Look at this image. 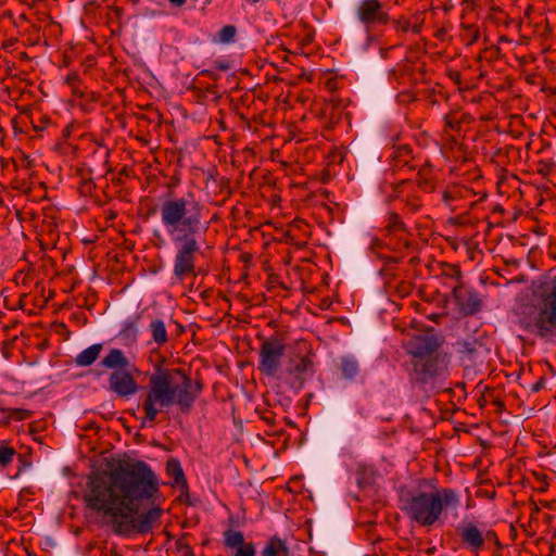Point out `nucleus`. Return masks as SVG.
<instances>
[{
    "mask_svg": "<svg viewBox=\"0 0 556 556\" xmlns=\"http://www.w3.org/2000/svg\"><path fill=\"white\" fill-rule=\"evenodd\" d=\"M393 25L396 30H401L404 33H406L410 29V23H409V21H407L405 18L394 20Z\"/></svg>",
    "mask_w": 556,
    "mask_h": 556,
    "instance_id": "473e14b6",
    "label": "nucleus"
},
{
    "mask_svg": "<svg viewBox=\"0 0 556 556\" xmlns=\"http://www.w3.org/2000/svg\"><path fill=\"white\" fill-rule=\"evenodd\" d=\"M414 34H419L421 31V25L420 24H416L414 26L410 25V29Z\"/></svg>",
    "mask_w": 556,
    "mask_h": 556,
    "instance_id": "ea45409f",
    "label": "nucleus"
},
{
    "mask_svg": "<svg viewBox=\"0 0 556 556\" xmlns=\"http://www.w3.org/2000/svg\"><path fill=\"white\" fill-rule=\"evenodd\" d=\"M408 233L389 235L388 245L394 252H401L404 249H410L413 243L408 239Z\"/></svg>",
    "mask_w": 556,
    "mask_h": 556,
    "instance_id": "5701e85b",
    "label": "nucleus"
},
{
    "mask_svg": "<svg viewBox=\"0 0 556 556\" xmlns=\"http://www.w3.org/2000/svg\"><path fill=\"white\" fill-rule=\"evenodd\" d=\"M471 193L472 190L465 186L452 185L442 192V201L451 208V211H456L458 206L455 203L469 198Z\"/></svg>",
    "mask_w": 556,
    "mask_h": 556,
    "instance_id": "ddd939ff",
    "label": "nucleus"
},
{
    "mask_svg": "<svg viewBox=\"0 0 556 556\" xmlns=\"http://www.w3.org/2000/svg\"><path fill=\"white\" fill-rule=\"evenodd\" d=\"M16 451L14 447L9 446L4 441H0V466L7 467L12 463L13 457L15 456Z\"/></svg>",
    "mask_w": 556,
    "mask_h": 556,
    "instance_id": "c85d7f7f",
    "label": "nucleus"
},
{
    "mask_svg": "<svg viewBox=\"0 0 556 556\" xmlns=\"http://www.w3.org/2000/svg\"><path fill=\"white\" fill-rule=\"evenodd\" d=\"M442 275L448 278L452 281V285H463L462 283V271L456 265H446L442 271Z\"/></svg>",
    "mask_w": 556,
    "mask_h": 556,
    "instance_id": "c756f323",
    "label": "nucleus"
},
{
    "mask_svg": "<svg viewBox=\"0 0 556 556\" xmlns=\"http://www.w3.org/2000/svg\"><path fill=\"white\" fill-rule=\"evenodd\" d=\"M462 29H463L462 39L466 42L467 46H471L478 41V39L480 37V31L476 25L462 24Z\"/></svg>",
    "mask_w": 556,
    "mask_h": 556,
    "instance_id": "bb28decb",
    "label": "nucleus"
},
{
    "mask_svg": "<svg viewBox=\"0 0 556 556\" xmlns=\"http://www.w3.org/2000/svg\"><path fill=\"white\" fill-rule=\"evenodd\" d=\"M262 556H289V548L282 540L273 536L263 548Z\"/></svg>",
    "mask_w": 556,
    "mask_h": 556,
    "instance_id": "412c9836",
    "label": "nucleus"
},
{
    "mask_svg": "<svg viewBox=\"0 0 556 556\" xmlns=\"http://www.w3.org/2000/svg\"><path fill=\"white\" fill-rule=\"evenodd\" d=\"M186 545L189 544L185 542L182 539L177 541V548L184 553V556L186 555Z\"/></svg>",
    "mask_w": 556,
    "mask_h": 556,
    "instance_id": "4c0bfd02",
    "label": "nucleus"
},
{
    "mask_svg": "<svg viewBox=\"0 0 556 556\" xmlns=\"http://www.w3.org/2000/svg\"><path fill=\"white\" fill-rule=\"evenodd\" d=\"M166 473L168 477L173 478V484L177 486H187V480L182 467L177 458L172 457L166 462Z\"/></svg>",
    "mask_w": 556,
    "mask_h": 556,
    "instance_id": "a211bd4d",
    "label": "nucleus"
},
{
    "mask_svg": "<svg viewBox=\"0 0 556 556\" xmlns=\"http://www.w3.org/2000/svg\"><path fill=\"white\" fill-rule=\"evenodd\" d=\"M237 36V27L233 25H226L217 33V41L220 43H231Z\"/></svg>",
    "mask_w": 556,
    "mask_h": 556,
    "instance_id": "cd10ccee",
    "label": "nucleus"
},
{
    "mask_svg": "<svg viewBox=\"0 0 556 556\" xmlns=\"http://www.w3.org/2000/svg\"><path fill=\"white\" fill-rule=\"evenodd\" d=\"M29 416V413L25 409H11L8 419L3 422L4 425H9V419L13 418L15 420H23Z\"/></svg>",
    "mask_w": 556,
    "mask_h": 556,
    "instance_id": "2f4dec72",
    "label": "nucleus"
},
{
    "mask_svg": "<svg viewBox=\"0 0 556 556\" xmlns=\"http://www.w3.org/2000/svg\"><path fill=\"white\" fill-rule=\"evenodd\" d=\"M452 293L455 303L465 315H475L480 311L481 300L478 293L472 289H468L463 285H453Z\"/></svg>",
    "mask_w": 556,
    "mask_h": 556,
    "instance_id": "9b49d317",
    "label": "nucleus"
},
{
    "mask_svg": "<svg viewBox=\"0 0 556 556\" xmlns=\"http://www.w3.org/2000/svg\"><path fill=\"white\" fill-rule=\"evenodd\" d=\"M355 14L367 28L372 25H386L390 22V16L379 0H361L355 9Z\"/></svg>",
    "mask_w": 556,
    "mask_h": 556,
    "instance_id": "1a4fd4ad",
    "label": "nucleus"
},
{
    "mask_svg": "<svg viewBox=\"0 0 556 556\" xmlns=\"http://www.w3.org/2000/svg\"><path fill=\"white\" fill-rule=\"evenodd\" d=\"M103 346L101 343H96L81 351L75 357V364L79 367H87L92 365L99 357Z\"/></svg>",
    "mask_w": 556,
    "mask_h": 556,
    "instance_id": "f3484780",
    "label": "nucleus"
},
{
    "mask_svg": "<svg viewBox=\"0 0 556 556\" xmlns=\"http://www.w3.org/2000/svg\"><path fill=\"white\" fill-rule=\"evenodd\" d=\"M185 556H194L193 551L190 545H186V555Z\"/></svg>",
    "mask_w": 556,
    "mask_h": 556,
    "instance_id": "a19ab883",
    "label": "nucleus"
},
{
    "mask_svg": "<svg viewBox=\"0 0 556 556\" xmlns=\"http://www.w3.org/2000/svg\"><path fill=\"white\" fill-rule=\"evenodd\" d=\"M78 80H79V76L77 73H70L65 77V83L68 84L70 86H75Z\"/></svg>",
    "mask_w": 556,
    "mask_h": 556,
    "instance_id": "f704fd0d",
    "label": "nucleus"
},
{
    "mask_svg": "<svg viewBox=\"0 0 556 556\" xmlns=\"http://www.w3.org/2000/svg\"><path fill=\"white\" fill-rule=\"evenodd\" d=\"M457 352L462 355L463 358H467L468 361H473L482 348V343L477 339H464L458 340L456 342Z\"/></svg>",
    "mask_w": 556,
    "mask_h": 556,
    "instance_id": "dca6fc26",
    "label": "nucleus"
},
{
    "mask_svg": "<svg viewBox=\"0 0 556 556\" xmlns=\"http://www.w3.org/2000/svg\"><path fill=\"white\" fill-rule=\"evenodd\" d=\"M148 330L152 337V342L157 346H163L168 342V333L163 319L153 318L150 321Z\"/></svg>",
    "mask_w": 556,
    "mask_h": 556,
    "instance_id": "2eb2a0df",
    "label": "nucleus"
},
{
    "mask_svg": "<svg viewBox=\"0 0 556 556\" xmlns=\"http://www.w3.org/2000/svg\"><path fill=\"white\" fill-rule=\"evenodd\" d=\"M400 260L401 258H399V257L389 256V257L384 258V264L387 266L395 265V264L400 263Z\"/></svg>",
    "mask_w": 556,
    "mask_h": 556,
    "instance_id": "e433bc0d",
    "label": "nucleus"
},
{
    "mask_svg": "<svg viewBox=\"0 0 556 556\" xmlns=\"http://www.w3.org/2000/svg\"><path fill=\"white\" fill-rule=\"evenodd\" d=\"M100 364L113 370L108 380V389L111 392L119 397H128L138 391V383L128 371L129 359L122 350L112 349Z\"/></svg>",
    "mask_w": 556,
    "mask_h": 556,
    "instance_id": "0eeeda50",
    "label": "nucleus"
},
{
    "mask_svg": "<svg viewBox=\"0 0 556 556\" xmlns=\"http://www.w3.org/2000/svg\"><path fill=\"white\" fill-rule=\"evenodd\" d=\"M154 237L160 238V235L155 231V232H154Z\"/></svg>",
    "mask_w": 556,
    "mask_h": 556,
    "instance_id": "49530a36",
    "label": "nucleus"
},
{
    "mask_svg": "<svg viewBox=\"0 0 556 556\" xmlns=\"http://www.w3.org/2000/svg\"><path fill=\"white\" fill-rule=\"evenodd\" d=\"M147 393L142 402L144 420L154 422L163 408L176 404L182 413H189L202 391L200 381L192 379L182 368L157 367L149 377Z\"/></svg>",
    "mask_w": 556,
    "mask_h": 556,
    "instance_id": "7ed1b4c3",
    "label": "nucleus"
},
{
    "mask_svg": "<svg viewBox=\"0 0 556 556\" xmlns=\"http://www.w3.org/2000/svg\"><path fill=\"white\" fill-rule=\"evenodd\" d=\"M412 149L407 144H401L393 149L391 159H392V166L396 169H403L408 168L409 170H413L416 168L414 164H412L414 156L412 154Z\"/></svg>",
    "mask_w": 556,
    "mask_h": 556,
    "instance_id": "4468645a",
    "label": "nucleus"
},
{
    "mask_svg": "<svg viewBox=\"0 0 556 556\" xmlns=\"http://www.w3.org/2000/svg\"><path fill=\"white\" fill-rule=\"evenodd\" d=\"M401 509L406 516L421 527L433 526L446 508L460 505L457 492L443 488L433 492L416 491L401 495Z\"/></svg>",
    "mask_w": 556,
    "mask_h": 556,
    "instance_id": "423d86ee",
    "label": "nucleus"
},
{
    "mask_svg": "<svg viewBox=\"0 0 556 556\" xmlns=\"http://www.w3.org/2000/svg\"><path fill=\"white\" fill-rule=\"evenodd\" d=\"M139 320H140V315H136L134 317L126 319L123 323V327L118 333V337L122 340H125L130 343L136 342L137 336H138Z\"/></svg>",
    "mask_w": 556,
    "mask_h": 556,
    "instance_id": "aec40b11",
    "label": "nucleus"
},
{
    "mask_svg": "<svg viewBox=\"0 0 556 556\" xmlns=\"http://www.w3.org/2000/svg\"><path fill=\"white\" fill-rule=\"evenodd\" d=\"M522 331L546 342L556 340V277L533 283L532 300L517 312Z\"/></svg>",
    "mask_w": 556,
    "mask_h": 556,
    "instance_id": "20e7f679",
    "label": "nucleus"
},
{
    "mask_svg": "<svg viewBox=\"0 0 556 556\" xmlns=\"http://www.w3.org/2000/svg\"><path fill=\"white\" fill-rule=\"evenodd\" d=\"M541 388V383H536L534 387H533V390L534 391H539Z\"/></svg>",
    "mask_w": 556,
    "mask_h": 556,
    "instance_id": "c03bdc74",
    "label": "nucleus"
},
{
    "mask_svg": "<svg viewBox=\"0 0 556 556\" xmlns=\"http://www.w3.org/2000/svg\"><path fill=\"white\" fill-rule=\"evenodd\" d=\"M216 70L227 72L228 70H230V63L226 60H215L212 62L211 68L203 70L200 74L212 80H217L218 75L215 73Z\"/></svg>",
    "mask_w": 556,
    "mask_h": 556,
    "instance_id": "a878e982",
    "label": "nucleus"
},
{
    "mask_svg": "<svg viewBox=\"0 0 556 556\" xmlns=\"http://www.w3.org/2000/svg\"><path fill=\"white\" fill-rule=\"evenodd\" d=\"M314 364L308 356L291 358L286 372L291 377V386L301 389L304 382L314 375Z\"/></svg>",
    "mask_w": 556,
    "mask_h": 556,
    "instance_id": "9d476101",
    "label": "nucleus"
},
{
    "mask_svg": "<svg viewBox=\"0 0 556 556\" xmlns=\"http://www.w3.org/2000/svg\"><path fill=\"white\" fill-rule=\"evenodd\" d=\"M224 543L226 547L235 549L245 543L244 535L241 531L226 530L224 532Z\"/></svg>",
    "mask_w": 556,
    "mask_h": 556,
    "instance_id": "393cba45",
    "label": "nucleus"
},
{
    "mask_svg": "<svg viewBox=\"0 0 556 556\" xmlns=\"http://www.w3.org/2000/svg\"><path fill=\"white\" fill-rule=\"evenodd\" d=\"M445 124L452 129H455L458 127V122L454 121V118L451 115L445 116Z\"/></svg>",
    "mask_w": 556,
    "mask_h": 556,
    "instance_id": "c9c22d12",
    "label": "nucleus"
},
{
    "mask_svg": "<svg viewBox=\"0 0 556 556\" xmlns=\"http://www.w3.org/2000/svg\"><path fill=\"white\" fill-rule=\"evenodd\" d=\"M483 535L485 538V542L486 541H493L495 544L500 545L498 538H497L496 533L493 530L486 531L485 533H483Z\"/></svg>",
    "mask_w": 556,
    "mask_h": 556,
    "instance_id": "72a5a7b5",
    "label": "nucleus"
},
{
    "mask_svg": "<svg viewBox=\"0 0 556 556\" xmlns=\"http://www.w3.org/2000/svg\"><path fill=\"white\" fill-rule=\"evenodd\" d=\"M386 230L389 235L408 233L405 224L401 220V217L396 213L389 214Z\"/></svg>",
    "mask_w": 556,
    "mask_h": 556,
    "instance_id": "b1692460",
    "label": "nucleus"
},
{
    "mask_svg": "<svg viewBox=\"0 0 556 556\" xmlns=\"http://www.w3.org/2000/svg\"><path fill=\"white\" fill-rule=\"evenodd\" d=\"M235 549L233 556H255V548L252 543H243Z\"/></svg>",
    "mask_w": 556,
    "mask_h": 556,
    "instance_id": "7c9ffc66",
    "label": "nucleus"
},
{
    "mask_svg": "<svg viewBox=\"0 0 556 556\" xmlns=\"http://www.w3.org/2000/svg\"><path fill=\"white\" fill-rule=\"evenodd\" d=\"M157 493V477L146 462L124 460L104 475L91 473L83 501L113 534L129 538L159 523L163 509L153 504Z\"/></svg>",
    "mask_w": 556,
    "mask_h": 556,
    "instance_id": "f257e3e1",
    "label": "nucleus"
},
{
    "mask_svg": "<svg viewBox=\"0 0 556 556\" xmlns=\"http://www.w3.org/2000/svg\"><path fill=\"white\" fill-rule=\"evenodd\" d=\"M203 210L204 205L193 193L161 198L160 219L176 247L173 274L179 281L195 275L197 257L210 227Z\"/></svg>",
    "mask_w": 556,
    "mask_h": 556,
    "instance_id": "f03ea898",
    "label": "nucleus"
},
{
    "mask_svg": "<svg viewBox=\"0 0 556 556\" xmlns=\"http://www.w3.org/2000/svg\"><path fill=\"white\" fill-rule=\"evenodd\" d=\"M456 532L460 538V542L465 548L472 553H479L485 545L483 532L471 521H463Z\"/></svg>",
    "mask_w": 556,
    "mask_h": 556,
    "instance_id": "f8f14e48",
    "label": "nucleus"
},
{
    "mask_svg": "<svg viewBox=\"0 0 556 556\" xmlns=\"http://www.w3.org/2000/svg\"><path fill=\"white\" fill-rule=\"evenodd\" d=\"M170 4H173L176 8H181L187 0H168Z\"/></svg>",
    "mask_w": 556,
    "mask_h": 556,
    "instance_id": "58836bf2",
    "label": "nucleus"
},
{
    "mask_svg": "<svg viewBox=\"0 0 556 556\" xmlns=\"http://www.w3.org/2000/svg\"><path fill=\"white\" fill-rule=\"evenodd\" d=\"M417 176V185L421 190L426 192H432L435 189L434 178L432 175V166L430 164L426 163L420 166Z\"/></svg>",
    "mask_w": 556,
    "mask_h": 556,
    "instance_id": "6ab92c4d",
    "label": "nucleus"
},
{
    "mask_svg": "<svg viewBox=\"0 0 556 556\" xmlns=\"http://www.w3.org/2000/svg\"><path fill=\"white\" fill-rule=\"evenodd\" d=\"M111 556H121V555H119L117 552L112 551V552H111Z\"/></svg>",
    "mask_w": 556,
    "mask_h": 556,
    "instance_id": "a18cd8bd",
    "label": "nucleus"
},
{
    "mask_svg": "<svg viewBox=\"0 0 556 556\" xmlns=\"http://www.w3.org/2000/svg\"><path fill=\"white\" fill-rule=\"evenodd\" d=\"M340 370L344 379L353 380L359 374L358 362L352 356H343L340 359Z\"/></svg>",
    "mask_w": 556,
    "mask_h": 556,
    "instance_id": "4be33fe9",
    "label": "nucleus"
},
{
    "mask_svg": "<svg viewBox=\"0 0 556 556\" xmlns=\"http://www.w3.org/2000/svg\"><path fill=\"white\" fill-rule=\"evenodd\" d=\"M441 345V339L432 331L413 336L405 341L404 348L412 366L409 379L414 384L424 387L445 376L450 358Z\"/></svg>",
    "mask_w": 556,
    "mask_h": 556,
    "instance_id": "39448f33",
    "label": "nucleus"
},
{
    "mask_svg": "<svg viewBox=\"0 0 556 556\" xmlns=\"http://www.w3.org/2000/svg\"><path fill=\"white\" fill-rule=\"evenodd\" d=\"M434 552H435V547H431V548L427 549L428 555H432V554H434Z\"/></svg>",
    "mask_w": 556,
    "mask_h": 556,
    "instance_id": "79ce46f5",
    "label": "nucleus"
},
{
    "mask_svg": "<svg viewBox=\"0 0 556 556\" xmlns=\"http://www.w3.org/2000/svg\"><path fill=\"white\" fill-rule=\"evenodd\" d=\"M417 262H418L417 257H412L409 261L410 264H416Z\"/></svg>",
    "mask_w": 556,
    "mask_h": 556,
    "instance_id": "37998d69",
    "label": "nucleus"
},
{
    "mask_svg": "<svg viewBox=\"0 0 556 556\" xmlns=\"http://www.w3.org/2000/svg\"><path fill=\"white\" fill-rule=\"evenodd\" d=\"M287 343L282 336L266 338L258 350L257 369L266 377H276L281 369Z\"/></svg>",
    "mask_w": 556,
    "mask_h": 556,
    "instance_id": "6e6552de",
    "label": "nucleus"
}]
</instances>
